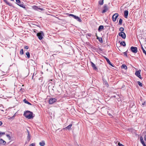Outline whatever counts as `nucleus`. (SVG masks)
I'll return each instance as SVG.
<instances>
[{
    "mask_svg": "<svg viewBox=\"0 0 146 146\" xmlns=\"http://www.w3.org/2000/svg\"><path fill=\"white\" fill-rule=\"evenodd\" d=\"M109 114V115L110 116H112V115L111 114H110V113H109V114Z\"/></svg>",
    "mask_w": 146,
    "mask_h": 146,
    "instance_id": "obj_45",
    "label": "nucleus"
},
{
    "mask_svg": "<svg viewBox=\"0 0 146 146\" xmlns=\"http://www.w3.org/2000/svg\"><path fill=\"white\" fill-rule=\"evenodd\" d=\"M138 84L140 86H142V84L141 83V82H140L139 81H138Z\"/></svg>",
    "mask_w": 146,
    "mask_h": 146,
    "instance_id": "obj_32",
    "label": "nucleus"
},
{
    "mask_svg": "<svg viewBox=\"0 0 146 146\" xmlns=\"http://www.w3.org/2000/svg\"><path fill=\"white\" fill-rule=\"evenodd\" d=\"M5 132H1L0 131V137H1L2 135L5 134Z\"/></svg>",
    "mask_w": 146,
    "mask_h": 146,
    "instance_id": "obj_30",
    "label": "nucleus"
},
{
    "mask_svg": "<svg viewBox=\"0 0 146 146\" xmlns=\"http://www.w3.org/2000/svg\"><path fill=\"white\" fill-rule=\"evenodd\" d=\"M122 19H120L119 20V24L120 25H121L122 24Z\"/></svg>",
    "mask_w": 146,
    "mask_h": 146,
    "instance_id": "obj_26",
    "label": "nucleus"
},
{
    "mask_svg": "<svg viewBox=\"0 0 146 146\" xmlns=\"http://www.w3.org/2000/svg\"><path fill=\"white\" fill-rule=\"evenodd\" d=\"M119 16L118 13H116L114 14L112 16V20L113 22H115L116 20V19Z\"/></svg>",
    "mask_w": 146,
    "mask_h": 146,
    "instance_id": "obj_6",
    "label": "nucleus"
},
{
    "mask_svg": "<svg viewBox=\"0 0 146 146\" xmlns=\"http://www.w3.org/2000/svg\"><path fill=\"white\" fill-rule=\"evenodd\" d=\"M145 104V102H144L142 104V105H144Z\"/></svg>",
    "mask_w": 146,
    "mask_h": 146,
    "instance_id": "obj_44",
    "label": "nucleus"
},
{
    "mask_svg": "<svg viewBox=\"0 0 146 146\" xmlns=\"http://www.w3.org/2000/svg\"><path fill=\"white\" fill-rule=\"evenodd\" d=\"M99 4L100 5H102L104 3V0H101L99 1Z\"/></svg>",
    "mask_w": 146,
    "mask_h": 146,
    "instance_id": "obj_21",
    "label": "nucleus"
},
{
    "mask_svg": "<svg viewBox=\"0 0 146 146\" xmlns=\"http://www.w3.org/2000/svg\"><path fill=\"white\" fill-rule=\"evenodd\" d=\"M26 55L27 56V57L28 58H29L30 57V54L29 52H28L26 53Z\"/></svg>",
    "mask_w": 146,
    "mask_h": 146,
    "instance_id": "obj_24",
    "label": "nucleus"
},
{
    "mask_svg": "<svg viewBox=\"0 0 146 146\" xmlns=\"http://www.w3.org/2000/svg\"><path fill=\"white\" fill-rule=\"evenodd\" d=\"M16 2L17 4L20 7L23 8H25V6L23 4V3L21 2L20 0H16Z\"/></svg>",
    "mask_w": 146,
    "mask_h": 146,
    "instance_id": "obj_3",
    "label": "nucleus"
},
{
    "mask_svg": "<svg viewBox=\"0 0 146 146\" xmlns=\"http://www.w3.org/2000/svg\"><path fill=\"white\" fill-rule=\"evenodd\" d=\"M38 9H39V10H43L42 9V8H38Z\"/></svg>",
    "mask_w": 146,
    "mask_h": 146,
    "instance_id": "obj_39",
    "label": "nucleus"
},
{
    "mask_svg": "<svg viewBox=\"0 0 146 146\" xmlns=\"http://www.w3.org/2000/svg\"><path fill=\"white\" fill-rule=\"evenodd\" d=\"M141 72V70H140L136 71L135 72V74L139 78L141 79L142 78L140 75Z\"/></svg>",
    "mask_w": 146,
    "mask_h": 146,
    "instance_id": "obj_8",
    "label": "nucleus"
},
{
    "mask_svg": "<svg viewBox=\"0 0 146 146\" xmlns=\"http://www.w3.org/2000/svg\"><path fill=\"white\" fill-rule=\"evenodd\" d=\"M39 145L41 146H44L45 145L44 141H43L41 142H40Z\"/></svg>",
    "mask_w": 146,
    "mask_h": 146,
    "instance_id": "obj_17",
    "label": "nucleus"
},
{
    "mask_svg": "<svg viewBox=\"0 0 146 146\" xmlns=\"http://www.w3.org/2000/svg\"><path fill=\"white\" fill-rule=\"evenodd\" d=\"M4 1L7 4L11 6V4L7 0H4Z\"/></svg>",
    "mask_w": 146,
    "mask_h": 146,
    "instance_id": "obj_28",
    "label": "nucleus"
},
{
    "mask_svg": "<svg viewBox=\"0 0 146 146\" xmlns=\"http://www.w3.org/2000/svg\"><path fill=\"white\" fill-rule=\"evenodd\" d=\"M144 140L145 141H146V135H145L144 137Z\"/></svg>",
    "mask_w": 146,
    "mask_h": 146,
    "instance_id": "obj_40",
    "label": "nucleus"
},
{
    "mask_svg": "<svg viewBox=\"0 0 146 146\" xmlns=\"http://www.w3.org/2000/svg\"><path fill=\"white\" fill-rule=\"evenodd\" d=\"M90 63L91 64V65L93 67V69L94 70H98L97 68L96 67V65L94 64L91 61Z\"/></svg>",
    "mask_w": 146,
    "mask_h": 146,
    "instance_id": "obj_11",
    "label": "nucleus"
},
{
    "mask_svg": "<svg viewBox=\"0 0 146 146\" xmlns=\"http://www.w3.org/2000/svg\"><path fill=\"white\" fill-rule=\"evenodd\" d=\"M131 51L134 53H136L137 52V48L136 47L131 46Z\"/></svg>",
    "mask_w": 146,
    "mask_h": 146,
    "instance_id": "obj_7",
    "label": "nucleus"
},
{
    "mask_svg": "<svg viewBox=\"0 0 146 146\" xmlns=\"http://www.w3.org/2000/svg\"><path fill=\"white\" fill-rule=\"evenodd\" d=\"M105 83L106 85V86H109L108 84V82H105Z\"/></svg>",
    "mask_w": 146,
    "mask_h": 146,
    "instance_id": "obj_37",
    "label": "nucleus"
},
{
    "mask_svg": "<svg viewBox=\"0 0 146 146\" xmlns=\"http://www.w3.org/2000/svg\"><path fill=\"white\" fill-rule=\"evenodd\" d=\"M35 144L34 143H32L30 144L29 146H35Z\"/></svg>",
    "mask_w": 146,
    "mask_h": 146,
    "instance_id": "obj_35",
    "label": "nucleus"
},
{
    "mask_svg": "<svg viewBox=\"0 0 146 146\" xmlns=\"http://www.w3.org/2000/svg\"><path fill=\"white\" fill-rule=\"evenodd\" d=\"M68 14V16L69 17L72 16L73 17L74 19H76L77 21H78L81 22L82 21V20L80 18V17L78 16H76V15H75L73 14Z\"/></svg>",
    "mask_w": 146,
    "mask_h": 146,
    "instance_id": "obj_2",
    "label": "nucleus"
},
{
    "mask_svg": "<svg viewBox=\"0 0 146 146\" xmlns=\"http://www.w3.org/2000/svg\"><path fill=\"white\" fill-rule=\"evenodd\" d=\"M0 143L1 144L5 145L6 143V142L3 139H1L0 140Z\"/></svg>",
    "mask_w": 146,
    "mask_h": 146,
    "instance_id": "obj_16",
    "label": "nucleus"
},
{
    "mask_svg": "<svg viewBox=\"0 0 146 146\" xmlns=\"http://www.w3.org/2000/svg\"><path fill=\"white\" fill-rule=\"evenodd\" d=\"M140 140L141 143L143 145V146H146V145L144 141L143 138L141 136L140 137Z\"/></svg>",
    "mask_w": 146,
    "mask_h": 146,
    "instance_id": "obj_12",
    "label": "nucleus"
},
{
    "mask_svg": "<svg viewBox=\"0 0 146 146\" xmlns=\"http://www.w3.org/2000/svg\"><path fill=\"white\" fill-rule=\"evenodd\" d=\"M119 30L121 32H123V31H124V29L123 27H121L119 28Z\"/></svg>",
    "mask_w": 146,
    "mask_h": 146,
    "instance_id": "obj_27",
    "label": "nucleus"
},
{
    "mask_svg": "<svg viewBox=\"0 0 146 146\" xmlns=\"http://www.w3.org/2000/svg\"><path fill=\"white\" fill-rule=\"evenodd\" d=\"M120 44L123 45V46H125L126 45L124 41H121L120 42Z\"/></svg>",
    "mask_w": 146,
    "mask_h": 146,
    "instance_id": "obj_20",
    "label": "nucleus"
},
{
    "mask_svg": "<svg viewBox=\"0 0 146 146\" xmlns=\"http://www.w3.org/2000/svg\"><path fill=\"white\" fill-rule=\"evenodd\" d=\"M33 8L36 10H37L38 9V7L36 6H33Z\"/></svg>",
    "mask_w": 146,
    "mask_h": 146,
    "instance_id": "obj_31",
    "label": "nucleus"
},
{
    "mask_svg": "<svg viewBox=\"0 0 146 146\" xmlns=\"http://www.w3.org/2000/svg\"><path fill=\"white\" fill-rule=\"evenodd\" d=\"M88 36H90L91 34H88Z\"/></svg>",
    "mask_w": 146,
    "mask_h": 146,
    "instance_id": "obj_47",
    "label": "nucleus"
},
{
    "mask_svg": "<svg viewBox=\"0 0 146 146\" xmlns=\"http://www.w3.org/2000/svg\"><path fill=\"white\" fill-rule=\"evenodd\" d=\"M6 136L8 137V138L10 140L11 139V137L9 134H7Z\"/></svg>",
    "mask_w": 146,
    "mask_h": 146,
    "instance_id": "obj_34",
    "label": "nucleus"
},
{
    "mask_svg": "<svg viewBox=\"0 0 146 146\" xmlns=\"http://www.w3.org/2000/svg\"><path fill=\"white\" fill-rule=\"evenodd\" d=\"M3 124L2 122L0 121V126L1 125Z\"/></svg>",
    "mask_w": 146,
    "mask_h": 146,
    "instance_id": "obj_41",
    "label": "nucleus"
},
{
    "mask_svg": "<svg viewBox=\"0 0 146 146\" xmlns=\"http://www.w3.org/2000/svg\"><path fill=\"white\" fill-rule=\"evenodd\" d=\"M141 48L143 50V52L145 54V55L146 56V51L143 48V47L142 45L141 46Z\"/></svg>",
    "mask_w": 146,
    "mask_h": 146,
    "instance_id": "obj_23",
    "label": "nucleus"
},
{
    "mask_svg": "<svg viewBox=\"0 0 146 146\" xmlns=\"http://www.w3.org/2000/svg\"><path fill=\"white\" fill-rule=\"evenodd\" d=\"M57 101V99L56 98H50L49 100V103L50 104H52L54 103L55 102Z\"/></svg>",
    "mask_w": 146,
    "mask_h": 146,
    "instance_id": "obj_5",
    "label": "nucleus"
},
{
    "mask_svg": "<svg viewBox=\"0 0 146 146\" xmlns=\"http://www.w3.org/2000/svg\"><path fill=\"white\" fill-rule=\"evenodd\" d=\"M15 114H14V115H13V116L12 117V118H13V117H15Z\"/></svg>",
    "mask_w": 146,
    "mask_h": 146,
    "instance_id": "obj_46",
    "label": "nucleus"
},
{
    "mask_svg": "<svg viewBox=\"0 0 146 146\" xmlns=\"http://www.w3.org/2000/svg\"><path fill=\"white\" fill-rule=\"evenodd\" d=\"M25 48L26 49H28L29 48V47L28 46H26L25 47Z\"/></svg>",
    "mask_w": 146,
    "mask_h": 146,
    "instance_id": "obj_38",
    "label": "nucleus"
},
{
    "mask_svg": "<svg viewBox=\"0 0 146 146\" xmlns=\"http://www.w3.org/2000/svg\"><path fill=\"white\" fill-rule=\"evenodd\" d=\"M72 126V124H70V125L67 126L65 128V129H67L68 130H70Z\"/></svg>",
    "mask_w": 146,
    "mask_h": 146,
    "instance_id": "obj_15",
    "label": "nucleus"
},
{
    "mask_svg": "<svg viewBox=\"0 0 146 146\" xmlns=\"http://www.w3.org/2000/svg\"><path fill=\"white\" fill-rule=\"evenodd\" d=\"M23 102H24L26 104H27L29 105H31V104L30 103V102H29L27 101L25 99L23 100Z\"/></svg>",
    "mask_w": 146,
    "mask_h": 146,
    "instance_id": "obj_18",
    "label": "nucleus"
},
{
    "mask_svg": "<svg viewBox=\"0 0 146 146\" xmlns=\"http://www.w3.org/2000/svg\"><path fill=\"white\" fill-rule=\"evenodd\" d=\"M104 29V26L103 25L100 26L98 28V31H100L101 30Z\"/></svg>",
    "mask_w": 146,
    "mask_h": 146,
    "instance_id": "obj_22",
    "label": "nucleus"
},
{
    "mask_svg": "<svg viewBox=\"0 0 146 146\" xmlns=\"http://www.w3.org/2000/svg\"><path fill=\"white\" fill-rule=\"evenodd\" d=\"M110 65H111V66H113V65H112V64L111 63V62H110V64H109Z\"/></svg>",
    "mask_w": 146,
    "mask_h": 146,
    "instance_id": "obj_43",
    "label": "nucleus"
},
{
    "mask_svg": "<svg viewBox=\"0 0 146 146\" xmlns=\"http://www.w3.org/2000/svg\"><path fill=\"white\" fill-rule=\"evenodd\" d=\"M27 133H28V135H27V140H28V141H29L31 139L30 138V132H29V131L28 130H27Z\"/></svg>",
    "mask_w": 146,
    "mask_h": 146,
    "instance_id": "obj_14",
    "label": "nucleus"
},
{
    "mask_svg": "<svg viewBox=\"0 0 146 146\" xmlns=\"http://www.w3.org/2000/svg\"><path fill=\"white\" fill-rule=\"evenodd\" d=\"M124 16L125 18H127L128 15V11L127 10H125L124 11Z\"/></svg>",
    "mask_w": 146,
    "mask_h": 146,
    "instance_id": "obj_13",
    "label": "nucleus"
},
{
    "mask_svg": "<svg viewBox=\"0 0 146 146\" xmlns=\"http://www.w3.org/2000/svg\"><path fill=\"white\" fill-rule=\"evenodd\" d=\"M24 54L23 50V49H21L20 51V54H21L22 55Z\"/></svg>",
    "mask_w": 146,
    "mask_h": 146,
    "instance_id": "obj_29",
    "label": "nucleus"
},
{
    "mask_svg": "<svg viewBox=\"0 0 146 146\" xmlns=\"http://www.w3.org/2000/svg\"><path fill=\"white\" fill-rule=\"evenodd\" d=\"M23 115L26 118L29 119L33 118L34 117L33 115V113L28 110L24 112Z\"/></svg>",
    "mask_w": 146,
    "mask_h": 146,
    "instance_id": "obj_1",
    "label": "nucleus"
},
{
    "mask_svg": "<svg viewBox=\"0 0 146 146\" xmlns=\"http://www.w3.org/2000/svg\"><path fill=\"white\" fill-rule=\"evenodd\" d=\"M121 68H124L125 69H127V66L126 65L124 64H123L121 66Z\"/></svg>",
    "mask_w": 146,
    "mask_h": 146,
    "instance_id": "obj_19",
    "label": "nucleus"
},
{
    "mask_svg": "<svg viewBox=\"0 0 146 146\" xmlns=\"http://www.w3.org/2000/svg\"><path fill=\"white\" fill-rule=\"evenodd\" d=\"M124 54V55H125L127 57V51H126L123 53Z\"/></svg>",
    "mask_w": 146,
    "mask_h": 146,
    "instance_id": "obj_33",
    "label": "nucleus"
},
{
    "mask_svg": "<svg viewBox=\"0 0 146 146\" xmlns=\"http://www.w3.org/2000/svg\"><path fill=\"white\" fill-rule=\"evenodd\" d=\"M104 9L103 10L102 13H104L106 12L108 10V6L107 5H105L104 6Z\"/></svg>",
    "mask_w": 146,
    "mask_h": 146,
    "instance_id": "obj_10",
    "label": "nucleus"
},
{
    "mask_svg": "<svg viewBox=\"0 0 146 146\" xmlns=\"http://www.w3.org/2000/svg\"><path fill=\"white\" fill-rule=\"evenodd\" d=\"M37 35L40 40H41L43 38L44 34L42 31H41L39 33H38Z\"/></svg>",
    "mask_w": 146,
    "mask_h": 146,
    "instance_id": "obj_4",
    "label": "nucleus"
},
{
    "mask_svg": "<svg viewBox=\"0 0 146 146\" xmlns=\"http://www.w3.org/2000/svg\"><path fill=\"white\" fill-rule=\"evenodd\" d=\"M118 145L119 146H124L122 144L120 143L119 142L118 143Z\"/></svg>",
    "mask_w": 146,
    "mask_h": 146,
    "instance_id": "obj_36",
    "label": "nucleus"
},
{
    "mask_svg": "<svg viewBox=\"0 0 146 146\" xmlns=\"http://www.w3.org/2000/svg\"><path fill=\"white\" fill-rule=\"evenodd\" d=\"M119 35L123 39H125L126 38L125 34L124 32L119 33Z\"/></svg>",
    "mask_w": 146,
    "mask_h": 146,
    "instance_id": "obj_9",
    "label": "nucleus"
},
{
    "mask_svg": "<svg viewBox=\"0 0 146 146\" xmlns=\"http://www.w3.org/2000/svg\"><path fill=\"white\" fill-rule=\"evenodd\" d=\"M1 110L3 111H4V110Z\"/></svg>",
    "mask_w": 146,
    "mask_h": 146,
    "instance_id": "obj_48",
    "label": "nucleus"
},
{
    "mask_svg": "<svg viewBox=\"0 0 146 146\" xmlns=\"http://www.w3.org/2000/svg\"><path fill=\"white\" fill-rule=\"evenodd\" d=\"M110 65H111V66H113V65H112V64L111 63V62H110V64H109Z\"/></svg>",
    "mask_w": 146,
    "mask_h": 146,
    "instance_id": "obj_42",
    "label": "nucleus"
},
{
    "mask_svg": "<svg viewBox=\"0 0 146 146\" xmlns=\"http://www.w3.org/2000/svg\"><path fill=\"white\" fill-rule=\"evenodd\" d=\"M105 58L106 59V60L108 63L109 64H110V61L106 57H105Z\"/></svg>",
    "mask_w": 146,
    "mask_h": 146,
    "instance_id": "obj_25",
    "label": "nucleus"
}]
</instances>
